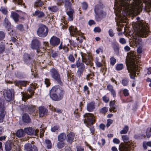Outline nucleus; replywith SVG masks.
Wrapping results in <instances>:
<instances>
[{"label":"nucleus","mask_w":151,"mask_h":151,"mask_svg":"<svg viewBox=\"0 0 151 151\" xmlns=\"http://www.w3.org/2000/svg\"><path fill=\"white\" fill-rule=\"evenodd\" d=\"M43 2L40 0H37L35 3V6H40L43 5Z\"/></svg>","instance_id":"a19ab883"},{"label":"nucleus","mask_w":151,"mask_h":151,"mask_svg":"<svg viewBox=\"0 0 151 151\" xmlns=\"http://www.w3.org/2000/svg\"><path fill=\"white\" fill-rule=\"evenodd\" d=\"M65 145V144L64 143L60 142L58 143L57 146L58 148L60 149L63 147Z\"/></svg>","instance_id":"79ce46f5"},{"label":"nucleus","mask_w":151,"mask_h":151,"mask_svg":"<svg viewBox=\"0 0 151 151\" xmlns=\"http://www.w3.org/2000/svg\"><path fill=\"white\" fill-rule=\"evenodd\" d=\"M66 138V134L65 133H62L58 135V139L59 141L62 142Z\"/></svg>","instance_id":"cd10ccee"},{"label":"nucleus","mask_w":151,"mask_h":151,"mask_svg":"<svg viewBox=\"0 0 151 151\" xmlns=\"http://www.w3.org/2000/svg\"><path fill=\"white\" fill-rule=\"evenodd\" d=\"M3 104L0 103V122H2L6 112L4 109Z\"/></svg>","instance_id":"2eb2a0df"},{"label":"nucleus","mask_w":151,"mask_h":151,"mask_svg":"<svg viewBox=\"0 0 151 151\" xmlns=\"http://www.w3.org/2000/svg\"><path fill=\"white\" fill-rule=\"evenodd\" d=\"M40 46V43L37 39L33 40L32 41L31 48L33 49H36L38 48Z\"/></svg>","instance_id":"a211bd4d"},{"label":"nucleus","mask_w":151,"mask_h":151,"mask_svg":"<svg viewBox=\"0 0 151 151\" xmlns=\"http://www.w3.org/2000/svg\"><path fill=\"white\" fill-rule=\"evenodd\" d=\"M31 97V96L29 95H27L25 94H22V100L25 101L28 99L30 98Z\"/></svg>","instance_id":"c9c22d12"},{"label":"nucleus","mask_w":151,"mask_h":151,"mask_svg":"<svg viewBox=\"0 0 151 151\" xmlns=\"http://www.w3.org/2000/svg\"><path fill=\"white\" fill-rule=\"evenodd\" d=\"M123 93L125 96H128L129 94V91L126 89H125L123 90Z\"/></svg>","instance_id":"e2e57ef3"},{"label":"nucleus","mask_w":151,"mask_h":151,"mask_svg":"<svg viewBox=\"0 0 151 151\" xmlns=\"http://www.w3.org/2000/svg\"><path fill=\"white\" fill-rule=\"evenodd\" d=\"M120 43L122 44H124L126 43L125 40L123 38H121L119 40Z\"/></svg>","instance_id":"052dcab7"},{"label":"nucleus","mask_w":151,"mask_h":151,"mask_svg":"<svg viewBox=\"0 0 151 151\" xmlns=\"http://www.w3.org/2000/svg\"><path fill=\"white\" fill-rule=\"evenodd\" d=\"M74 134L72 132H70L67 135V142L71 143L74 139Z\"/></svg>","instance_id":"b1692460"},{"label":"nucleus","mask_w":151,"mask_h":151,"mask_svg":"<svg viewBox=\"0 0 151 151\" xmlns=\"http://www.w3.org/2000/svg\"><path fill=\"white\" fill-rule=\"evenodd\" d=\"M39 114L40 117H42L46 114L47 110L43 106H40L39 108Z\"/></svg>","instance_id":"6ab92c4d"},{"label":"nucleus","mask_w":151,"mask_h":151,"mask_svg":"<svg viewBox=\"0 0 151 151\" xmlns=\"http://www.w3.org/2000/svg\"><path fill=\"white\" fill-rule=\"evenodd\" d=\"M115 101H111L110 102V106L111 107L110 108V111H113L114 112L116 111V110H115Z\"/></svg>","instance_id":"473e14b6"},{"label":"nucleus","mask_w":151,"mask_h":151,"mask_svg":"<svg viewBox=\"0 0 151 151\" xmlns=\"http://www.w3.org/2000/svg\"><path fill=\"white\" fill-rule=\"evenodd\" d=\"M0 10L3 14L5 15H7V14L8 11L6 8L2 7L1 8Z\"/></svg>","instance_id":"37998d69"},{"label":"nucleus","mask_w":151,"mask_h":151,"mask_svg":"<svg viewBox=\"0 0 151 151\" xmlns=\"http://www.w3.org/2000/svg\"><path fill=\"white\" fill-rule=\"evenodd\" d=\"M123 68V65L122 64H118L116 65V69L117 70H121Z\"/></svg>","instance_id":"58836bf2"},{"label":"nucleus","mask_w":151,"mask_h":151,"mask_svg":"<svg viewBox=\"0 0 151 151\" xmlns=\"http://www.w3.org/2000/svg\"><path fill=\"white\" fill-rule=\"evenodd\" d=\"M108 111V108L106 107H104L102 108L100 110V112L102 113H106Z\"/></svg>","instance_id":"8fccbe9b"},{"label":"nucleus","mask_w":151,"mask_h":151,"mask_svg":"<svg viewBox=\"0 0 151 151\" xmlns=\"http://www.w3.org/2000/svg\"><path fill=\"white\" fill-rule=\"evenodd\" d=\"M10 17L14 20L15 22H17L19 21V15L16 12H11Z\"/></svg>","instance_id":"5701e85b"},{"label":"nucleus","mask_w":151,"mask_h":151,"mask_svg":"<svg viewBox=\"0 0 151 151\" xmlns=\"http://www.w3.org/2000/svg\"><path fill=\"white\" fill-rule=\"evenodd\" d=\"M60 42V39L57 37L53 36L50 40V44L53 46L58 45Z\"/></svg>","instance_id":"dca6fc26"},{"label":"nucleus","mask_w":151,"mask_h":151,"mask_svg":"<svg viewBox=\"0 0 151 151\" xmlns=\"http://www.w3.org/2000/svg\"><path fill=\"white\" fill-rule=\"evenodd\" d=\"M5 35L4 33L2 31L0 32V41L3 40L4 38Z\"/></svg>","instance_id":"5fc2aeb1"},{"label":"nucleus","mask_w":151,"mask_h":151,"mask_svg":"<svg viewBox=\"0 0 151 151\" xmlns=\"http://www.w3.org/2000/svg\"><path fill=\"white\" fill-rule=\"evenodd\" d=\"M113 142L115 144H118L120 143V141L119 139L116 138H114L113 140Z\"/></svg>","instance_id":"680f3d73"},{"label":"nucleus","mask_w":151,"mask_h":151,"mask_svg":"<svg viewBox=\"0 0 151 151\" xmlns=\"http://www.w3.org/2000/svg\"><path fill=\"white\" fill-rule=\"evenodd\" d=\"M107 88L108 90L110 92L114 90L113 88V86L110 85H109L107 86Z\"/></svg>","instance_id":"338daca9"},{"label":"nucleus","mask_w":151,"mask_h":151,"mask_svg":"<svg viewBox=\"0 0 151 151\" xmlns=\"http://www.w3.org/2000/svg\"><path fill=\"white\" fill-rule=\"evenodd\" d=\"M95 63L97 66L98 67H100L102 66V64L101 62H99L97 59H96L95 61Z\"/></svg>","instance_id":"4d7b16f0"},{"label":"nucleus","mask_w":151,"mask_h":151,"mask_svg":"<svg viewBox=\"0 0 151 151\" xmlns=\"http://www.w3.org/2000/svg\"><path fill=\"white\" fill-rule=\"evenodd\" d=\"M129 130V127L127 126H125L123 129L120 132L121 134H126L127 133Z\"/></svg>","instance_id":"f704fd0d"},{"label":"nucleus","mask_w":151,"mask_h":151,"mask_svg":"<svg viewBox=\"0 0 151 151\" xmlns=\"http://www.w3.org/2000/svg\"><path fill=\"white\" fill-rule=\"evenodd\" d=\"M51 110L52 111L56 112L59 114L61 113L62 112V111L60 109H57L54 107H52L51 109Z\"/></svg>","instance_id":"de8ad7c7"},{"label":"nucleus","mask_w":151,"mask_h":151,"mask_svg":"<svg viewBox=\"0 0 151 151\" xmlns=\"http://www.w3.org/2000/svg\"><path fill=\"white\" fill-rule=\"evenodd\" d=\"M76 65L77 67L78 68L77 71L78 74L81 76L85 68L84 65L83 63H80L79 61L78 60L76 62Z\"/></svg>","instance_id":"9b49d317"},{"label":"nucleus","mask_w":151,"mask_h":151,"mask_svg":"<svg viewBox=\"0 0 151 151\" xmlns=\"http://www.w3.org/2000/svg\"><path fill=\"white\" fill-rule=\"evenodd\" d=\"M135 53L133 51H132L127 54V58L126 59V63L128 66H127V69L130 78L132 79H134L136 73V72L139 71L138 59Z\"/></svg>","instance_id":"f03ea898"},{"label":"nucleus","mask_w":151,"mask_h":151,"mask_svg":"<svg viewBox=\"0 0 151 151\" xmlns=\"http://www.w3.org/2000/svg\"><path fill=\"white\" fill-rule=\"evenodd\" d=\"M82 6L83 9L86 10L88 7V5L86 3L83 2L82 4Z\"/></svg>","instance_id":"bf43d9fd"},{"label":"nucleus","mask_w":151,"mask_h":151,"mask_svg":"<svg viewBox=\"0 0 151 151\" xmlns=\"http://www.w3.org/2000/svg\"><path fill=\"white\" fill-rule=\"evenodd\" d=\"M122 138L123 141L125 143L124 145L131 148V145L132 144V142L129 140V138L127 135H123L122 136Z\"/></svg>","instance_id":"4468645a"},{"label":"nucleus","mask_w":151,"mask_h":151,"mask_svg":"<svg viewBox=\"0 0 151 151\" xmlns=\"http://www.w3.org/2000/svg\"><path fill=\"white\" fill-rule=\"evenodd\" d=\"M134 32L133 35V42L134 45H135L138 47L137 52L138 53H141L142 52L141 46L142 45V42L140 37H146L148 36V30L147 29L146 30L142 28L140 29L137 27H134Z\"/></svg>","instance_id":"7ed1b4c3"},{"label":"nucleus","mask_w":151,"mask_h":151,"mask_svg":"<svg viewBox=\"0 0 151 151\" xmlns=\"http://www.w3.org/2000/svg\"><path fill=\"white\" fill-rule=\"evenodd\" d=\"M82 61L86 65L90 64L92 60V57L89 54L83 53L81 54Z\"/></svg>","instance_id":"9d476101"},{"label":"nucleus","mask_w":151,"mask_h":151,"mask_svg":"<svg viewBox=\"0 0 151 151\" xmlns=\"http://www.w3.org/2000/svg\"><path fill=\"white\" fill-rule=\"evenodd\" d=\"M108 33L109 35L111 37H113L115 34V33H114V32H113V31L112 29H110L109 31H108Z\"/></svg>","instance_id":"3c124183"},{"label":"nucleus","mask_w":151,"mask_h":151,"mask_svg":"<svg viewBox=\"0 0 151 151\" xmlns=\"http://www.w3.org/2000/svg\"><path fill=\"white\" fill-rule=\"evenodd\" d=\"M142 3L139 0H115L114 9L116 16L120 21H124L126 16H135L142 10Z\"/></svg>","instance_id":"f257e3e1"},{"label":"nucleus","mask_w":151,"mask_h":151,"mask_svg":"<svg viewBox=\"0 0 151 151\" xmlns=\"http://www.w3.org/2000/svg\"><path fill=\"white\" fill-rule=\"evenodd\" d=\"M84 123L87 125L93 124L95 122L93 115L91 113L85 114L84 115Z\"/></svg>","instance_id":"423d86ee"},{"label":"nucleus","mask_w":151,"mask_h":151,"mask_svg":"<svg viewBox=\"0 0 151 151\" xmlns=\"http://www.w3.org/2000/svg\"><path fill=\"white\" fill-rule=\"evenodd\" d=\"M5 47L4 45L1 43L0 44V54L3 53L5 50Z\"/></svg>","instance_id":"4c0bfd02"},{"label":"nucleus","mask_w":151,"mask_h":151,"mask_svg":"<svg viewBox=\"0 0 151 151\" xmlns=\"http://www.w3.org/2000/svg\"><path fill=\"white\" fill-rule=\"evenodd\" d=\"M69 59L70 61L72 62H73L75 60L73 56L72 55H70L69 56Z\"/></svg>","instance_id":"774afa93"},{"label":"nucleus","mask_w":151,"mask_h":151,"mask_svg":"<svg viewBox=\"0 0 151 151\" xmlns=\"http://www.w3.org/2000/svg\"><path fill=\"white\" fill-rule=\"evenodd\" d=\"M148 4L146 5L145 6L146 9H150L151 8V0H148Z\"/></svg>","instance_id":"864d4df0"},{"label":"nucleus","mask_w":151,"mask_h":151,"mask_svg":"<svg viewBox=\"0 0 151 151\" xmlns=\"http://www.w3.org/2000/svg\"><path fill=\"white\" fill-rule=\"evenodd\" d=\"M36 88V87L35 86L33 85H32L30 88L29 89V91L30 93L31 94H33L34 93V92H33V90L35 89Z\"/></svg>","instance_id":"c03bdc74"},{"label":"nucleus","mask_w":151,"mask_h":151,"mask_svg":"<svg viewBox=\"0 0 151 151\" xmlns=\"http://www.w3.org/2000/svg\"><path fill=\"white\" fill-rule=\"evenodd\" d=\"M48 9L52 12H56L58 9L56 6H49L48 8Z\"/></svg>","instance_id":"e433bc0d"},{"label":"nucleus","mask_w":151,"mask_h":151,"mask_svg":"<svg viewBox=\"0 0 151 151\" xmlns=\"http://www.w3.org/2000/svg\"><path fill=\"white\" fill-rule=\"evenodd\" d=\"M33 16H37L39 18H41L43 17L44 16V13L39 10H37L33 14Z\"/></svg>","instance_id":"a878e982"},{"label":"nucleus","mask_w":151,"mask_h":151,"mask_svg":"<svg viewBox=\"0 0 151 151\" xmlns=\"http://www.w3.org/2000/svg\"><path fill=\"white\" fill-rule=\"evenodd\" d=\"M23 121L25 123H29L30 121V119L29 115L27 114H24L22 117Z\"/></svg>","instance_id":"c756f323"},{"label":"nucleus","mask_w":151,"mask_h":151,"mask_svg":"<svg viewBox=\"0 0 151 151\" xmlns=\"http://www.w3.org/2000/svg\"><path fill=\"white\" fill-rule=\"evenodd\" d=\"M119 151H130V148L129 147L125 146L123 143H121L119 146Z\"/></svg>","instance_id":"412c9836"},{"label":"nucleus","mask_w":151,"mask_h":151,"mask_svg":"<svg viewBox=\"0 0 151 151\" xmlns=\"http://www.w3.org/2000/svg\"><path fill=\"white\" fill-rule=\"evenodd\" d=\"M48 31V29L46 26L42 25L38 29L37 33L40 37H44L47 36Z\"/></svg>","instance_id":"20e7f679"},{"label":"nucleus","mask_w":151,"mask_h":151,"mask_svg":"<svg viewBox=\"0 0 151 151\" xmlns=\"http://www.w3.org/2000/svg\"><path fill=\"white\" fill-rule=\"evenodd\" d=\"M24 130L25 133L30 136H37L39 132L38 129H34L30 127L25 128L24 129Z\"/></svg>","instance_id":"1a4fd4ad"},{"label":"nucleus","mask_w":151,"mask_h":151,"mask_svg":"<svg viewBox=\"0 0 151 151\" xmlns=\"http://www.w3.org/2000/svg\"><path fill=\"white\" fill-rule=\"evenodd\" d=\"M3 94L5 99L8 101H10L13 99L14 95L13 90L9 89L4 90Z\"/></svg>","instance_id":"6e6552de"},{"label":"nucleus","mask_w":151,"mask_h":151,"mask_svg":"<svg viewBox=\"0 0 151 151\" xmlns=\"http://www.w3.org/2000/svg\"><path fill=\"white\" fill-rule=\"evenodd\" d=\"M87 109L89 111H91L94 108V104L93 102L88 103L87 106Z\"/></svg>","instance_id":"2f4dec72"},{"label":"nucleus","mask_w":151,"mask_h":151,"mask_svg":"<svg viewBox=\"0 0 151 151\" xmlns=\"http://www.w3.org/2000/svg\"><path fill=\"white\" fill-rule=\"evenodd\" d=\"M4 25L7 28V29H9L10 28L11 26V23L9 21L8 19L6 17L4 21L3 22Z\"/></svg>","instance_id":"c85d7f7f"},{"label":"nucleus","mask_w":151,"mask_h":151,"mask_svg":"<svg viewBox=\"0 0 151 151\" xmlns=\"http://www.w3.org/2000/svg\"><path fill=\"white\" fill-rule=\"evenodd\" d=\"M137 19L138 20L137 22L134 23V22L132 24V25L133 27L134 32H134V27H137V28H139V29L140 28H142L144 30H146V29H147L148 30V34H149V29L147 26V24L145 23L144 22H142L140 21H139L140 19V18L139 17H137Z\"/></svg>","instance_id":"39448f33"},{"label":"nucleus","mask_w":151,"mask_h":151,"mask_svg":"<svg viewBox=\"0 0 151 151\" xmlns=\"http://www.w3.org/2000/svg\"><path fill=\"white\" fill-rule=\"evenodd\" d=\"M13 146V144L12 143L9 142H6L5 146L6 151H10Z\"/></svg>","instance_id":"bb28decb"},{"label":"nucleus","mask_w":151,"mask_h":151,"mask_svg":"<svg viewBox=\"0 0 151 151\" xmlns=\"http://www.w3.org/2000/svg\"><path fill=\"white\" fill-rule=\"evenodd\" d=\"M113 120L110 119H108L107 120V122L106 124V126L107 127H109L110 125L112 123Z\"/></svg>","instance_id":"69168bd1"},{"label":"nucleus","mask_w":151,"mask_h":151,"mask_svg":"<svg viewBox=\"0 0 151 151\" xmlns=\"http://www.w3.org/2000/svg\"><path fill=\"white\" fill-rule=\"evenodd\" d=\"M102 99L103 101L106 103L108 102L109 101V98L106 96H104L103 97Z\"/></svg>","instance_id":"6e6d98bb"},{"label":"nucleus","mask_w":151,"mask_h":151,"mask_svg":"<svg viewBox=\"0 0 151 151\" xmlns=\"http://www.w3.org/2000/svg\"><path fill=\"white\" fill-rule=\"evenodd\" d=\"M24 59L25 61L29 60L30 57L29 55L26 53H25L24 55Z\"/></svg>","instance_id":"09e8293b"},{"label":"nucleus","mask_w":151,"mask_h":151,"mask_svg":"<svg viewBox=\"0 0 151 151\" xmlns=\"http://www.w3.org/2000/svg\"><path fill=\"white\" fill-rule=\"evenodd\" d=\"M24 148L26 151H38L37 147L32 143L26 144Z\"/></svg>","instance_id":"f8f14e48"},{"label":"nucleus","mask_w":151,"mask_h":151,"mask_svg":"<svg viewBox=\"0 0 151 151\" xmlns=\"http://www.w3.org/2000/svg\"><path fill=\"white\" fill-rule=\"evenodd\" d=\"M45 145L48 149H50L52 146L51 141L49 139H46L45 141Z\"/></svg>","instance_id":"72a5a7b5"},{"label":"nucleus","mask_w":151,"mask_h":151,"mask_svg":"<svg viewBox=\"0 0 151 151\" xmlns=\"http://www.w3.org/2000/svg\"><path fill=\"white\" fill-rule=\"evenodd\" d=\"M25 134V132L24 130L20 129L17 131L16 135L18 137H22L24 136Z\"/></svg>","instance_id":"393cba45"},{"label":"nucleus","mask_w":151,"mask_h":151,"mask_svg":"<svg viewBox=\"0 0 151 151\" xmlns=\"http://www.w3.org/2000/svg\"><path fill=\"white\" fill-rule=\"evenodd\" d=\"M52 77L60 84L61 83L60 75L58 71L55 69H52L50 70Z\"/></svg>","instance_id":"0eeeda50"},{"label":"nucleus","mask_w":151,"mask_h":151,"mask_svg":"<svg viewBox=\"0 0 151 151\" xmlns=\"http://www.w3.org/2000/svg\"><path fill=\"white\" fill-rule=\"evenodd\" d=\"M59 129V127L57 126H55L51 129V131L53 132H55L58 130Z\"/></svg>","instance_id":"603ef678"},{"label":"nucleus","mask_w":151,"mask_h":151,"mask_svg":"<svg viewBox=\"0 0 151 151\" xmlns=\"http://www.w3.org/2000/svg\"><path fill=\"white\" fill-rule=\"evenodd\" d=\"M50 93H57V94L60 96L62 95L63 92L60 88H58V86H54L53 87L50 91Z\"/></svg>","instance_id":"f3484780"},{"label":"nucleus","mask_w":151,"mask_h":151,"mask_svg":"<svg viewBox=\"0 0 151 151\" xmlns=\"http://www.w3.org/2000/svg\"><path fill=\"white\" fill-rule=\"evenodd\" d=\"M28 109L30 111V112H32L35 111V107L34 106L30 105L28 107Z\"/></svg>","instance_id":"13d9d810"},{"label":"nucleus","mask_w":151,"mask_h":151,"mask_svg":"<svg viewBox=\"0 0 151 151\" xmlns=\"http://www.w3.org/2000/svg\"><path fill=\"white\" fill-rule=\"evenodd\" d=\"M146 135L148 138L150 137L151 135V128H148L146 131Z\"/></svg>","instance_id":"ea45409f"},{"label":"nucleus","mask_w":151,"mask_h":151,"mask_svg":"<svg viewBox=\"0 0 151 151\" xmlns=\"http://www.w3.org/2000/svg\"><path fill=\"white\" fill-rule=\"evenodd\" d=\"M128 80L126 78L123 79L122 81V83L124 86H127L128 85Z\"/></svg>","instance_id":"49530a36"},{"label":"nucleus","mask_w":151,"mask_h":151,"mask_svg":"<svg viewBox=\"0 0 151 151\" xmlns=\"http://www.w3.org/2000/svg\"><path fill=\"white\" fill-rule=\"evenodd\" d=\"M101 7L100 5L96 6L95 8V12L96 13L98 12L99 10L101 11L100 13H99V15L102 17H103L104 16H105L106 15V13L105 12H103L102 11H101Z\"/></svg>","instance_id":"aec40b11"},{"label":"nucleus","mask_w":151,"mask_h":151,"mask_svg":"<svg viewBox=\"0 0 151 151\" xmlns=\"http://www.w3.org/2000/svg\"><path fill=\"white\" fill-rule=\"evenodd\" d=\"M116 62V60L115 58L113 57H111L110 58V64L112 65H114Z\"/></svg>","instance_id":"a18cd8bd"},{"label":"nucleus","mask_w":151,"mask_h":151,"mask_svg":"<svg viewBox=\"0 0 151 151\" xmlns=\"http://www.w3.org/2000/svg\"><path fill=\"white\" fill-rule=\"evenodd\" d=\"M60 95V96L57 93H50V97L54 101H58L60 99V97L62 95Z\"/></svg>","instance_id":"4be33fe9"},{"label":"nucleus","mask_w":151,"mask_h":151,"mask_svg":"<svg viewBox=\"0 0 151 151\" xmlns=\"http://www.w3.org/2000/svg\"><path fill=\"white\" fill-rule=\"evenodd\" d=\"M84 91L88 94H89V91L88 90V88L87 86H84Z\"/></svg>","instance_id":"0e129e2a"},{"label":"nucleus","mask_w":151,"mask_h":151,"mask_svg":"<svg viewBox=\"0 0 151 151\" xmlns=\"http://www.w3.org/2000/svg\"><path fill=\"white\" fill-rule=\"evenodd\" d=\"M74 11L73 9H71L70 11L67 12V14L68 16V19L71 21L73 19V14Z\"/></svg>","instance_id":"7c9ffc66"},{"label":"nucleus","mask_w":151,"mask_h":151,"mask_svg":"<svg viewBox=\"0 0 151 151\" xmlns=\"http://www.w3.org/2000/svg\"><path fill=\"white\" fill-rule=\"evenodd\" d=\"M69 30L71 36L76 37L80 34V32L77 30L76 27L71 26L69 27Z\"/></svg>","instance_id":"ddd939ff"}]
</instances>
